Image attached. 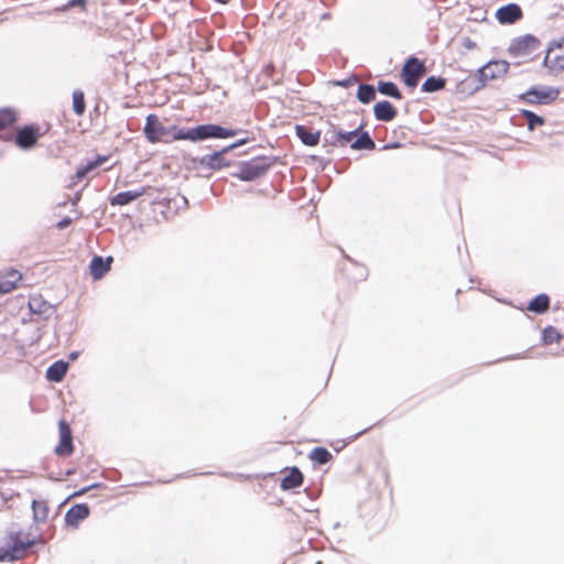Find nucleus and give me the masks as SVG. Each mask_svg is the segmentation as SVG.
<instances>
[{
    "label": "nucleus",
    "mask_w": 564,
    "mask_h": 564,
    "mask_svg": "<svg viewBox=\"0 0 564 564\" xmlns=\"http://www.w3.org/2000/svg\"><path fill=\"white\" fill-rule=\"evenodd\" d=\"M549 296L546 294H539L529 303L528 310L536 314H543L549 310Z\"/></svg>",
    "instance_id": "b1692460"
},
{
    "label": "nucleus",
    "mask_w": 564,
    "mask_h": 564,
    "mask_svg": "<svg viewBox=\"0 0 564 564\" xmlns=\"http://www.w3.org/2000/svg\"><path fill=\"white\" fill-rule=\"evenodd\" d=\"M0 138H2L4 140H12V134L11 133L0 134Z\"/></svg>",
    "instance_id": "ea45409f"
},
{
    "label": "nucleus",
    "mask_w": 564,
    "mask_h": 564,
    "mask_svg": "<svg viewBox=\"0 0 564 564\" xmlns=\"http://www.w3.org/2000/svg\"><path fill=\"white\" fill-rule=\"evenodd\" d=\"M357 98L362 104H369L376 98V89L370 84H360L357 90Z\"/></svg>",
    "instance_id": "a878e982"
},
{
    "label": "nucleus",
    "mask_w": 564,
    "mask_h": 564,
    "mask_svg": "<svg viewBox=\"0 0 564 564\" xmlns=\"http://www.w3.org/2000/svg\"><path fill=\"white\" fill-rule=\"evenodd\" d=\"M96 486H97V485H93V486H90V487H88V488H85V489H83V490H82V492L88 491L90 488L96 487Z\"/></svg>",
    "instance_id": "79ce46f5"
},
{
    "label": "nucleus",
    "mask_w": 564,
    "mask_h": 564,
    "mask_svg": "<svg viewBox=\"0 0 564 564\" xmlns=\"http://www.w3.org/2000/svg\"><path fill=\"white\" fill-rule=\"evenodd\" d=\"M227 152L229 151L224 148L220 151L206 154L199 159V164L209 170H219L221 167L229 166V161L224 156Z\"/></svg>",
    "instance_id": "9b49d317"
},
{
    "label": "nucleus",
    "mask_w": 564,
    "mask_h": 564,
    "mask_svg": "<svg viewBox=\"0 0 564 564\" xmlns=\"http://www.w3.org/2000/svg\"><path fill=\"white\" fill-rule=\"evenodd\" d=\"M67 369V362L63 360L55 361L47 368L46 378L52 382H59L66 375Z\"/></svg>",
    "instance_id": "4be33fe9"
},
{
    "label": "nucleus",
    "mask_w": 564,
    "mask_h": 564,
    "mask_svg": "<svg viewBox=\"0 0 564 564\" xmlns=\"http://www.w3.org/2000/svg\"><path fill=\"white\" fill-rule=\"evenodd\" d=\"M310 458L321 465L328 463L332 459V454L325 447H315Z\"/></svg>",
    "instance_id": "7c9ffc66"
},
{
    "label": "nucleus",
    "mask_w": 564,
    "mask_h": 564,
    "mask_svg": "<svg viewBox=\"0 0 564 564\" xmlns=\"http://www.w3.org/2000/svg\"><path fill=\"white\" fill-rule=\"evenodd\" d=\"M397 109L388 100L378 101L373 107V115L378 121L390 122L397 117Z\"/></svg>",
    "instance_id": "4468645a"
},
{
    "label": "nucleus",
    "mask_w": 564,
    "mask_h": 564,
    "mask_svg": "<svg viewBox=\"0 0 564 564\" xmlns=\"http://www.w3.org/2000/svg\"><path fill=\"white\" fill-rule=\"evenodd\" d=\"M273 163L274 160L269 156H256L249 161H241L238 162L237 171L232 176L245 182L254 181L264 176Z\"/></svg>",
    "instance_id": "7ed1b4c3"
},
{
    "label": "nucleus",
    "mask_w": 564,
    "mask_h": 564,
    "mask_svg": "<svg viewBox=\"0 0 564 564\" xmlns=\"http://www.w3.org/2000/svg\"><path fill=\"white\" fill-rule=\"evenodd\" d=\"M561 339L560 333L552 326L543 330V340L545 344L557 343Z\"/></svg>",
    "instance_id": "72a5a7b5"
},
{
    "label": "nucleus",
    "mask_w": 564,
    "mask_h": 564,
    "mask_svg": "<svg viewBox=\"0 0 564 564\" xmlns=\"http://www.w3.org/2000/svg\"><path fill=\"white\" fill-rule=\"evenodd\" d=\"M425 72L424 63L412 56L404 64L401 76L408 87L414 88L417 86L421 76L424 75Z\"/></svg>",
    "instance_id": "0eeeda50"
},
{
    "label": "nucleus",
    "mask_w": 564,
    "mask_h": 564,
    "mask_svg": "<svg viewBox=\"0 0 564 564\" xmlns=\"http://www.w3.org/2000/svg\"><path fill=\"white\" fill-rule=\"evenodd\" d=\"M89 516V508L85 503L73 506L65 514V521L68 525H76L78 521Z\"/></svg>",
    "instance_id": "a211bd4d"
},
{
    "label": "nucleus",
    "mask_w": 564,
    "mask_h": 564,
    "mask_svg": "<svg viewBox=\"0 0 564 564\" xmlns=\"http://www.w3.org/2000/svg\"><path fill=\"white\" fill-rule=\"evenodd\" d=\"M245 143H247V139H241V140L237 141V142L226 147V150H228V151L234 150V149H236V148H238V147H240V145H242Z\"/></svg>",
    "instance_id": "e433bc0d"
},
{
    "label": "nucleus",
    "mask_w": 564,
    "mask_h": 564,
    "mask_svg": "<svg viewBox=\"0 0 564 564\" xmlns=\"http://www.w3.org/2000/svg\"><path fill=\"white\" fill-rule=\"evenodd\" d=\"M296 135L302 141L303 144L313 147L316 145L319 141V131H313L305 126L297 124L295 127Z\"/></svg>",
    "instance_id": "aec40b11"
},
{
    "label": "nucleus",
    "mask_w": 564,
    "mask_h": 564,
    "mask_svg": "<svg viewBox=\"0 0 564 564\" xmlns=\"http://www.w3.org/2000/svg\"><path fill=\"white\" fill-rule=\"evenodd\" d=\"M112 259L109 257L104 260L99 256H95L90 261V273L95 280H99L104 276V274L110 270V262Z\"/></svg>",
    "instance_id": "6ab92c4d"
},
{
    "label": "nucleus",
    "mask_w": 564,
    "mask_h": 564,
    "mask_svg": "<svg viewBox=\"0 0 564 564\" xmlns=\"http://www.w3.org/2000/svg\"><path fill=\"white\" fill-rule=\"evenodd\" d=\"M540 46L541 43L538 37L525 34L513 39L508 47V52L512 57H521L534 53Z\"/></svg>",
    "instance_id": "39448f33"
},
{
    "label": "nucleus",
    "mask_w": 564,
    "mask_h": 564,
    "mask_svg": "<svg viewBox=\"0 0 564 564\" xmlns=\"http://www.w3.org/2000/svg\"><path fill=\"white\" fill-rule=\"evenodd\" d=\"M69 357H70V359H75V358L77 357V352H72V354L69 355Z\"/></svg>",
    "instance_id": "a19ab883"
},
{
    "label": "nucleus",
    "mask_w": 564,
    "mask_h": 564,
    "mask_svg": "<svg viewBox=\"0 0 564 564\" xmlns=\"http://www.w3.org/2000/svg\"><path fill=\"white\" fill-rule=\"evenodd\" d=\"M446 85L443 77L430 76L422 84V90L425 93H435L442 90Z\"/></svg>",
    "instance_id": "393cba45"
},
{
    "label": "nucleus",
    "mask_w": 564,
    "mask_h": 564,
    "mask_svg": "<svg viewBox=\"0 0 564 564\" xmlns=\"http://www.w3.org/2000/svg\"><path fill=\"white\" fill-rule=\"evenodd\" d=\"M106 160H107L106 156H98L96 160L89 161L84 166L78 167L76 171V178L77 180L84 178L89 172H91L95 169H97L98 166H100Z\"/></svg>",
    "instance_id": "cd10ccee"
},
{
    "label": "nucleus",
    "mask_w": 564,
    "mask_h": 564,
    "mask_svg": "<svg viewBox=\"0 0 564 564\" xmlns=\"http://www.w3.org/2000/svg\"><path fill=\"white\" fill-rule=\"evenodd\" d=\"M544 65L552 70L564 69V39L553 42L544 57Z\"/></svg>",
    "instance_id": "6e6552de"
},
{
    "label": "nucleus",
    "mask_w": 564,
    "mask_h": 564,
    "mask_svg": "<svg viewBox=\"0 0 564 564\" xmlns=\"http://www.w3.org/2000/svg\"><path fill=\"white\" fill-rule=\"evenodd\" d=\"M521 115L525 118L528 123V129L533 130L536 126H543L545 120L543 117L534 113L530 110H521Z\"/></svg>",
    "instance_id": "2f4dec72"
},
{
    "label": "nucleus",
    "mask_w": 564,
    "mask_h": 564,
    "mask_svg": "<svg viewBox=\"0 0 564 564\" xmlns=\"http://www.w3.org/2000/svg\"><path fill=\"white\" fill-rule=\"evenodd\" d=\"M144 193H145L144 187H140V188H135V189H131V191H127V192H120L110 198V205H112V206L128 205L129 203L141 197Z\"/></svg>",
    "instance_id": "f3484780"
},
{
    "label": "nucleus",
    "mask_w": 564,
    "mask_h": 564,
    "mask_svg": "<svg viewBox=\"0 0 564 564\" xmlns=\"http://www.w3.org/2000/svg\"><path fill=\"white\" fill-rule=\"evenodd\" d=\"M350 148L354 150H373L376 143L367 131H362L360 134L358 133L356 140L351 142Z\"/></svg>",
    "instance_id": "5701e85b"
},
{
    "label": "nucleus",
    "mask_w": 564,
    "mask_h": 564,
    "mask_svg": "<svg viewBox=\"0 0 564 564\" xmlns=\"http://www.w3.org/2000/svg\"><path fill=\"white\" fill-rule=\"evenodd\" d=\"M72 218L69 217H64L63 219H61L57 224H56V227L62 230V229H65L66 227H68L70 224H72Z\"/></svg>",
    "instance_id": "f704fd0d"
},
{
    "label": "nucleus",
    "mask_w": 564,
    "mask_h": 564,
    "mask_svg": "<svg viewBox=\"0 0 564 564\" xmlns=\"http://www.w3.org/2000/svg\"><path fill=\"white\" fill-rule=\"evenodd\" d=\"M22 279V274L14 269H10L4 273H0V292L9 293L17 288L18 282Z\"/></svg>",
    "instance_id": "dca6fc26"
},
{
    "label": "nucleus",
    "mask_w": 564,
    "mask_h": 564,
    "mask_svg": "<svg viewBox=\"0 0 564 564\" xmlns=\"http://www.w3.org/2000/svg\"><path fill=\"white\" fill-rule=\"evenodd\" d=\"M32 510L36 521H45L48 517V507L43 500H33Z\"/></svg>",
    "instance_id": "c85d7f7f"
},
{
    "label": "nucleus",
    "mask_w": 564,
    "mask_h": 564,
    "mask_svg": "<svg viewBox=\"0 0 564 564\" xmlns=\"http://www.w3.org/2000/svg\"><path fill=\"white\" fill-rule=\"evenodd\" d=\"M14 141L21 149H30L37 141L36 129L31 126H25L15 134Z\"/></svg>",
    "instance_id": "ddd939ff"
},
{
    "label": "nucleus",
    "mask_w": 564,
    "mask_h": 564,
    "mask_svg": "<svg viewBox=\"0 0 564 564\" xmlns=\"http://www.w3.org/2000/svg\"><path fill=\"white\" fill-rule=\"evenodd\" d=\"M85 4H86V0H69L64 9H68V8L77 7V6H80L84 8Z\"/></svg>",
    "instance_id": "c9c22d12"
},
{
    "label": "nucleus",
    "mask_w": 564,
    "mask_h": 564,
    "mask_svg": "<svg viewBox=\"0 0 564 564\" xmlns=\"http://www.w3.org/2000/svg\"><path fill=\"white\" fill-rule=\"evenodd\" d=\"M35 539L22 531H11L7 536V546L0 547V561H14L21 558L26 550L34 545Z\"/></svg>",
    "instance_id": "f03ea898"
},
{
    "label": "nucleus",
    "mask_w": 564,
    "mask_h": 564,
    "mask_svg": "<svg viewBox=\"0 0 564 564\" xmlns=\"http://www.w3.org/2000/svg\"><path fill=\"white\" fill-rule=\"evenodd\" d=\"M560 90L553 87H533L520 98L528 104L549 105L558 97Z\"/></svg>",
    "instance_id": "423d86ee"
},
{
    "label": "nucleus",
    "mask_w": 564,
    "mask_h": 564,
    "mask_svg": "<svg viewBox=\"0 0 564 564\" xmlns=\"http://www.w3.org/2000/svg\"><path fill=\"white\" fill-rule=\"evenodd\" d=\"M378 91L391 98L401 99L402 94L398 86L392 82H379Z\"/></svg>",
    "instance_id": "bb28decb"
},
{
    "label": "nucleus",
    "mask_w": 564,
    "mask_h": 564,
    "mask_svg": "<svg viewBox=\"0 0 564 564\" xmlns=\"http://www.w3.org/2000/svg\"><path fill=\"white\" fill-rule=\"evenodd\" d=\"M349 84H350V79L336 82V85L341 86V87H347Z\"/></svg>",
    "instance_id": "58836bf2"
},
{
    "label": "nucleus",
    "mask_w": 564,
    "mask_h": 564,
    "mask_svg": "<svg viewBox=\"0 0 564 564\" xmlns=\"http://www.w3.org/2000/svg\"><path fill=\"white\" fill-rule=\"evenodd\" d=\"M303 482V474L297 467H293L290 473L284 476L281 480V488L283 490H290L297 488Z\"/></svg>",
    "instance_id": "412c9836"
},
{
    "label": "nucleus",
    "mask_w": 564,
    "mask_h": 564,
    "mask_svg": "<svg viewBox=\"0 0 564 564\" xmlns=\"http://www.w3.org/2000/svg\"><path fill=\"white\" fill-rule=\"evenodd\" d=\"M59 443L55 448V453L59 456H67L73 453V438L69 426L64 422H59Z\"/></svg>",
    "instance_id": "9d476101"
},
{
    "label": "nucleus",
    "mask_w": 564,
    "mask_h": 564,
    "mask_svg": "<svg viewBox=\"0 0 564 564\" xmlns=\"http://www.w3.org/2000/svg\"><path fill=\"white\" fill-rule=\"evenodd\" d=\"M360 130H361V126L356 128L355 130L347 131V132L341 131V130L332 131L330 134L329 133L325 134L324 141L327 143H330L332 145H335L337 143L344 145L346 143L351 142L358 135Z\"/></svg>",
    "instance_id": "2eb2a0df"
},
{
    "label": "nucleus",
    "mask_w": 564,
    "mask_h": 564,
    "mask_svg": "<svg viewBox=\"0 0 564 564\" xmlns=\"http://www.w3.org/2000/svg\"><path fill=\"white\" fill-rule=\"evenodd\" d=\"M86 104L84 93L79 89L73 91V110L76 115L82 116L85 112Z\"/></svg>",
    "instance_id": "c756f323"
},
{
    "label": "nucleus",
    "mask_w": 564,
    "mask_h": 564,
    "mask_svg": "<svg viewBox=\"0 0 564 564\" xmlns=\"http://www.w3.org/2000/svg\"><path fill=\"white\" fill-rule=\"evenodd\" d=\"M238 132V130L214 123L183 128L177 126L165 127L154 113L147 117L143 127L145 139L153 144L159 142L171 143L176 140L198 142L207 139H226L237 135Z\"/></svg>",
    "instance_id": "f257e3e1"
},
{
    "label": "nucleus",
    "mask_w": 564,
    "mask_h": 564,
    "mask_svg": "<svg viewBox=\"0 0 564 564\" xmlns=\"http://www.w3.org/2000/svg\"><path fill=\"white\" fill-rule=\"evenodd\" d=\"M28 305L32 314L44 318H47L54 311L53 306L40 294L31 295Z\"/></svg>",
    "instance_id": "f8f14e48"
},
{
    "label": "nucleus",
    "mask_w": 564,
    "mask_h": 564,
    "mask_svg": "<svg viewBox=\"0 0 564 564\" xmlns=\"http://www.w3.org/2000/svg\"><path fill=\"white\" fill-rule=\"evenodd\" d=\"M496 18L501 24H512L522 18V10L517 3H508L497 10Z\"/></svg>",
    "instance_id": "1a4fd4ad"
},
{
    "label": "nucleus",
    "mask_w": 564,
    "mask_h": 564,
    "mask_svg": "<svg viewBox=\"0 0 564 564\" xmlns=\"http://www.w3.org/2000/svg\"><path fill=\"white\" fill-rule=\"evenodd\" d=\"M508 69L509 63L506 61H492L487 63L485 66L480 67L475 75V80H477L475 89L484 87L488 80L503 76Z\"/></svg>",
    "instance_id": "20e7f679"
},
{
    "label": "nucleus",
    "mask_w": 564,
    "mask_h": 564,
    "mask_svg": "<svg viewBox=\"0 0 564 564\" xmlns=\"http://www.w3.org/2000/svg\"><path fill=\"white\" fill-rule=\"evenodd\" d=\"M15 121V115L10 109H0V132L12 126Z\"/></svg>",
    "instance_id": "473e14b6"
},
{
    "label": "nucleus",
    "mask_w": 564,
    "mask_h": 564,
    "mask_svg": "<svg viewBox=\"0 0 564 564\" xmlns=\"http://www.w3.org/2000/svg\"><path fill=\"white\" fill-rule=\"evenodd\" d=\"M464 46L468 50H473L476 47V43L473 42L470 39H465Z\"/></svg>",
    "instance_id": "4c0bfd02"
}]
</instances>
